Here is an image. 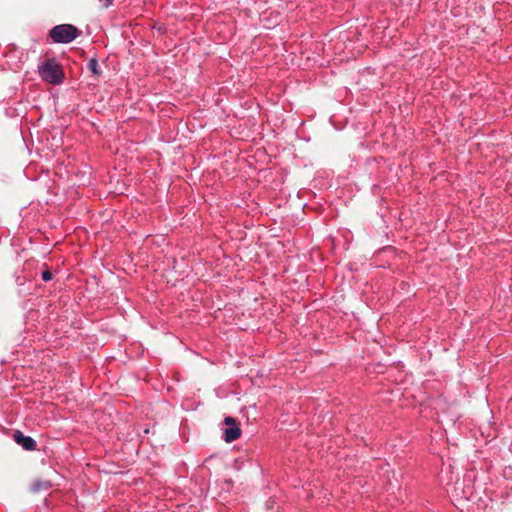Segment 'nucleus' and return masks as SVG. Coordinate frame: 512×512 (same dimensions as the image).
I'll list each match as a JSON object with an SVG mask.
<instances>
[{"label": "nucleus", "instance_id": "nucleus-1", "mask_svg": "<svg viewBox=\"0 0 512 512\" xmlns=\"http://www.w3.org/2000/svg\"><path fill=\"white\" fill-rule=\"evenodd\" d=\"M38 74L44 82L51 85H60L65 78L63 67L55 58H48L40 63L38 65Z\"/></svg>", "mask_w": 512, "mask_h": 512}, {"label": "nucleus", "instance_id": "nucleus-2", "mask_svg": "<svg viewBox=\"0 0 512 512\" xmlns=\"http://www.w3.org/2000/svg\"><path fill=\"white\" fill-rule=\"evenodd\" d=\"M81 31L72 24H60L49 31V37L53 43L68 44L81 35Z\"/></svg>", "mask_w": 512, "mask_h": 512}, {"label": "nucleus", "instance_id": "nucleus-3", "mask_svg": "<svg viewBox=\"0 0 512 512\" xmlns=\"http://www.w3.org/2000/svg\"><path fill=\"white\" fill-rule=\"evenodd\" d=\"M224 423L228 426L223 429V439L227 443H231L241 436V428L237 420L231 416H227L224 418Z\"/></svg>", "mask_w": 512, "mask_h": 512}, {"label": "nucleus", "instance_id": "nucleus-4", "mask_svg": "<svg viewBox=\"0 0 512 512\" xmlns=\"http://www.w3.org/2000/svg\"><path fill=\"white\" fill-rule=\"evenodd\" d=\"M13 439L24 450H27V451H34V450H36V447H37L36 441L32 437L24 435L19 430H16L14 432Z\"/></svg>", "mask_w": 512, "mask_h": 512}, {"label": "nucleus", "instance_id": "nucleus-5", "mask_svg": "<svg viewBox=\"0 0 512 512\" xmlns=\"http://www.w3.org/2000/svg\"><path fill=\"white\" fill-rule=\"evenodd\" d=\"M52 487V484L48 480H34L31 484V491L38 493L40 491H47Z\"/></svg>", "mask_w": 512, "mask_h": 512}, {"label": "nucleus", "instance_id": "nucleus-6", "mask_svg": "<svg viewBox=\"0 0 512 512\" xmlns=\"http://www.w3.org/2000/svg\"><path fill=\"white\" fill-rule=\"evenodd\" d=\"M87 68L92 73V75L99 79L102 75V70L100 68V65L98 63V60L96 58H90L87 62Z\"/></svg>", "mask_w": 512, "mask_h": 512}, {"label": "nucleus", "instance_id": "nucleus-7", "mask_svg": "<svg viewBox=\"0 0 512 512\" xmlns=\"http://www.w3.org/2000/svg\"><path fill=\"white\" fill-rule=\"evenodd\" d=\"M46 269L41 273V278L44 282H48L52 279V272L45 265Z\"/></svg>", "mask_w": 512, "mask_h": 512}, {"label": "nucleus", "instance_id": "nucleus-8", "mask_svg": "<svg viewBox=\"0 0 512 512\" xmlns=\"http://www.w3.org/2000/svg\"><path fill=\"white\" fill-rule=\"evenodd\" d=\"M113 1H114V0H105V1H104L103 6H104L105 8H108L109 6H111V5H112Z\"/></svg>", "mask_w": 512, "mask_h": 512}]
</instances>
